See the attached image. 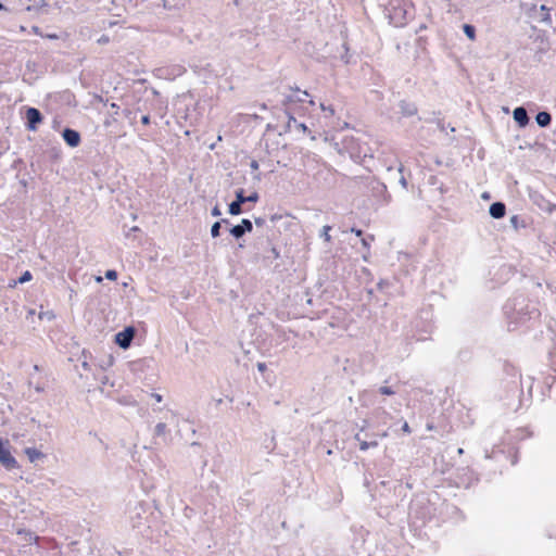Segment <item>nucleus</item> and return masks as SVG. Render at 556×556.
Returning <instances> with one entry per match:
<instances>
[{
    "label": "nucleus",
    "mask_w": 556,
    "mask_h": 556,
    "mask_svg": "<svg viewBox=\"0 0 556 556\" xmlns=\"http://www.w3.org/2000/svg\"><path fill=\"white\" fill-rule=\"evenodd\" d=\"M0 464L7 469L12 470L18 468L17 460L11 454L9 441L0 438Z\"/></svg>",
    "instance_id": "nucleus-1"
},
{
    "label": "nucleus",
    "mask_w": 556,
    "mask_h": 556,
    "mask_svg": "<svg viewBox=\"0 0 556 556\" xmlns=\"http://www.w3.org/2000/svg\"><path fill=\"white\" fill-rule=\"evenodd\" d=\"M135 334H136V329L131 326L129 327H126L124 330L117 332L115 334V343L121 348V349H128L135 338Z\"/></svg>",
    "instance_id": "nucleus-2"
},
{
    "label": "nucleus",
    "mask_w": 556,
    "mask_h": 556,
    "mask_svg": "<svg viewBox=\"0 0 556 556\" xmlns=\"http://www.w3.org/2000/svg\"><path fill=\"white\" fill-rule=\"evenodd\" d=\"M27 128L36 130L38 125L42 122V114L38 109L29 108L26 111Z\"/></svg>",
    "instance_id": "nucleus-3"
},
{
    "label": "nucleus",
    "mask_w": 556,
    "mask_h": 556,
    "mask_svg": "<svg viewBox=\"0 0 556 556\" xmlns=\"http://www.w3.org/2000/svg\"><path fill=\"white\" fill-rule=\"evenodd\" d=\"M146 513L144 507L141 503H136L134 507L129 508V519L132 528H138L141 525L142 515Z\"/></svg>",
    "instance_id": "nucleus-4"
},
{
    "label": "nucleus",
    "mask_w": 556,
    "mask_h": 556,
    "mask_svg": "<svg viewBox=\"0 0 556 556\" xmlns=\"http://www.w3.org/2000/svg\"><path fill=\"white\" fill-rule=\"evenodd\" d=\"M245 203L244 190L239 189L236 191V200L229 204V213L231 215H239L242 212V204Z\"/></svg>",
    "instance_id": "nucleus-5"
},
{
    "label": "nucleus",
    "mask_w": 556,
    "mask_h": 556,
    "mask_svg": "<svg viewBox=\"0 0 556 556\" xmlns=\"http://www.w3.org/2000/svg\"><path fill=\"white\" fill-rule=\"evenodd\" d=\"M253 225L250 219L243 218L239 225L233 226L230 229L231 236L236 239L241 238L245 232L252 231Z\"/></svg>",
    "instance_id": "nucleus-6"
},
{
    "label": "nucleus",
    "mask_w": 556,
    "mask_h": 556,
    "mask_svg": "<svg viewBox=\"0 0 556 556\" xmlns=\"http://www.w3.org/2000/svg\"><path fill=\"white\" fill-rule=\"evenodd\" d=\"M62 136H63V139L65 140V142L72 148H75L80 143L79 132L72 128H65L63 130Z\"/></svg>",
    "instance_id": "nucleus-7"
},
{
    "label": "nucleus",
    "mask_w": 556,
    "mask_h": 556,
    "mask_svg": "<svg viewBox=\"0 0 556 556\" xmlns=\"http://www.w3.org/2000/svg\"><path fill=\"white\" fill-rule=\"evenodd\" d=\"M513 117L520 127H525L529 124L528 112L523 106L516 108L513 112Z\"/></svg>",
    "instance_id": "nucleus-8"
},
{
    "label": "nucleus",
    "mask_w": 556,
    "mask_h": 556,
    "mask_svg": "<svg viewBox=\"0 0 556 556\" xmlns=\"http://www.w3.org/2000/svg\"><path fill=\"white\" fill-rule=\"evenodd\" d=\"M294 91L296 92V94H289L285 97L282 104L286 108L291 103L303 102L305 100L304 98L308 97L307 91H301L299 88H295Z\"/></svg>",
    "instance_id": "nucleus-9"
},
{
    "label": "nucleus",
    "mask_w": 556,
    "mask_h": 556,
    "mask_svg": "<svg viewBox=\"0 0 556 556\" xmlns=\"http://www.w3.org/2000/svg\"><path fill=\"white\" fill-rule=\"evenodd\" d=\"M489 213L493 218H502L505 216L506 206L502 202H494L490 205Z\"/></svg>",
    "instance_id": "nucleus-10"
},
{
    "label": "nucleus",
    "mask_w": 556,
    "mask_h": 556,
    "mask_svg": "<svg viewBox=\"0 0 556 556\" xmlns=\"http://www.w3.org/2000/svg\"><path fill=\"white\" fill-rule=\"evenodd\" d=\"M49 4L45 0H40L39 2H35L34 4H29L26 7L27 12H34L36 14L48 13Z\"/></svg>",
    "instance_id": "nucleus-11"
},
{
    "label": "nucleus",
    "mask_w": 556,
    "mask_h": 556,
    "mask_svg": "<svg viewBox=\"0 0 556 556\" xmlns=\"http://www.w3.org/2000/svg\"><path fill=\"white\" fill-rule=\"evenodd\" d=\"M400 109H401V113L404 116H413L417 113L416 105L414 103L406 102L404 100L400 102Z\"/></svg>",
    "instance_id": "nucleus-12"
},
{
    "label": "nucleus",
    "mask_w": 556,
    "mask_h": 556,
    "mask_svg": "<svg viewBox=\"0 0 556 556\" xmlns=\"http://www.w3.org/2000/svg\"><path fill=\"white\" fill-rule=\"evenodd\" d=\"M535 122L540 127H547L552 122V116L548 112H539L535 116Z\"/></svg>",
    "instance_id": "nucleus-13"
},
{
    "label": "nucleus",
    "mask_w": 556,
    "mask_h": 556,
    "mask_svg": "<svg viewBox=\"0 0 556 556\" xmlns=\"http://www.w3.org/2000/svg\"><path fill=\"white\" fill-rule=\"evenodd\" d=\"M25 454L27 455L30 463H35L36 460L45 457L43 453L34 447H27L25 450Z\"/></svg>",
    "instance_id": "nucleus-14"
},
{
    "label": "nucleus",
    "mask_w": 556,
    "mask_h": 556,
    "mask_svg": "<svg viewBox=\"0 0 556 556\" xmlns=\"http://www.w3.org/2000/svg\"><path fill=\"white\" fill-rule=\"evenodd\" d=\"M540 11V21L546 25H551L552 24V18H551V15H549V9L542 4L539 9Z\"/></svg>",
    "instance_id": "nucleus-15"
},
{
    "label": "nucleus",
    "mask_w": 556,
    "mask_h": 556,
    "mask_svg": "<svg viewBox=\"0 0 556 556\" xmlns=\"http://www.w3.org/2000/svg\"><path fill=\"white\" fill-rule=\"evenodd\" d=\"M113 363H114L113 356L109 355L105 358L101 359L97 365L100 367V369L106 370L108 368H110L113 365Z\"/></svg>",
    "instance_id": "nucleus-16"
},
{
    "label": "nucleus",
    "mask_w": 556,
    "mask_h": 556,
    "mask_svg": "<svg viewBox=\"0 0 556 556\" xmlns=\"http://www.w3.org/2000/svg\"><path fill=\"white\" fill-rule=\"evenodd\" d=\"M167 432V426L164 422H159L154 428V435L165 438Z\"/></svg>",
    "instance_id": "nucleus-17"
},
{
    "label": "nucleus",
    "mask_w": 556,
    "mask_h": 556,
    "mask_svg": "<svg viewBox=\"0 0 556 556\" xmlns=\"http://www.w3.org/2000/svg\"><path fill=\"white\" fill-rule=\"evenodd\" d=\"M222 223L228 224L229 222H228V219H222L220 222L214 223L211 228V235L213 238H216L219 236Z\"/></svg>",
    "instance_id": "nucleus-18"
},
{
    "label": "nucleus",
    "mask_w": 556,
    "mask_h": 556,
    "mask_svg": "<svg viewBox=\"0 0 556 556\" xmlns=\"http://www.w3.org/2000/svg\"><path fill=\"white\" fill-rule=\"evenodd\" d=\"M463 29H464V33L465 35L470 39V40H475L476 38V29L472 25H469V24H465L463 26Z\"/></svg>",
    "instance_id": "nucleus-19"
},
{
    "label": "nucleus",
    "mask_w": 556,
    "mask_h": 556,
    "mask_svg": "<svg viewBox=\"0 0 556 556\" xmlns=\"http://www.w3.org/2000/svg\"><path fill=\"white\" fill-rule=\"evenodd\" d=\"M378 445V442L376 440H372V441H366V440H362L359 442V448L362 451H366L368 450L369 447H376Z\"/></svg>",
    "instance_id": "nucleus-20"
},
{
    "label": "nucleus",
    "mask_w": 556,
    "mask_h": 556,
    "mask_svg": "<svg viewBox=\"0 0 556 556\" xmlns=\"http://www.w3.org/2000/svg\"><path fill=\"white\" fill-rule=\"evenodd\" d=\"M286 114L288 115V123L285 127V132H289L291 130V124H296V119L294 118V116H292L288 109H286Z\"/></svg>",
    "instance_id": "nucleus-21"
},
{
    "label": "nucleus",
    "mask_w": 556,
    "mask_h": 556,
    "mask_svg": "<svg viewBox=\"0 0 556 556\" xmlns=\"http://www.w3.org/2000/svg\"><path fill=\"white\" fill-rule=\"evenodd\" d=\"M331 230V227L326 225L323 227V231L320 237L324 238L325 241L329 242L331 240V236L329 235V231Z\"/></svg>",
    "instance_id": "nucleus-22"
},
{
    "label": "nucleus",
    "mask_w": 556,
    "mask_h": 556,
    "mask_svg": "<svg viewBox=\"0 0 556 556\" xmlns=\"http://www.w3.org/2000/svg\"><path fill=\"white\" fill-rule=\"evenodd\" d=\"M379 392L382 394V395H393L395 394V390H393V388L391 387H387V386H383V387H380L379 388Z\"/></svg>",
    "instance_id": "nucleus-23"
},
{
    "label": "nucleus",
    "mask_w": 556,
    "mask_h": 556,
    "mask_svg": "<svg viewBox=\"0 0 556 556\" xmlns=\"http://www.w3.org/2000/svg\"><path fill=\"white\" fill-rule=\"evenodd\" d=\"M375 237L372 235L368 236L367 238H362V245L368 250L369 249V241H374Z\"/></svg>",
    "instance_id": "nucleus-24"
},
{
    "label": "nucleus",
    "mask_w": 556,
    "mask_h": 556,
    "mask_svg": "<svg viewBox=\"0 0 556 556\" xmlns=\"http://www.w3.org/2000/svg\"><path fill=\"white\" fill-rule=\"evenodd\" d=\"M538 13V8L535 4H531L529 7V9L527 10V14L530 16V17H534Z\"/></svg>",
    "instance_id": "nucleus-25"
},
{
    "label": "nucleus",
    "mask_w": 556,
    "mask_h": 556,
    "mask_svg": "<svg viewBox=\"0 0 556 556\" xmlns=\"http://www.w3.org/2000/svg\"><path fill=\"white\" fill-rule=\"evenodd\" d=\"M257 201H258V193L257 192H253L249 197H245V203L247 202H254L255 203Z\"/></svg>",
    "instance_id": "nucleus-26"
},
{
    "label": "nucleus",
    "mask_w": 556,
    "mask_h": 556,
    "mask_svg": "<svg viewBox=\"0 0 556 556\" xmlns=\"http://www.w3.org/2000/svg\"><path fill=\"white\" fill-rule=\"evenodd\" d=\"M104 278H117V273L114 269H109L106 270Z\"/></svg>",
    "instance_id": "nucleus-27"
},
{
    "label": "nucleus",
    "mask_w": 556,
    "mask_h": 556,
    "mask_svg": "<svg viewBox=\"0 0 556 556\" xmlns=\"http://www.w3.org/2000/svg\"><path fill=\"white\" fill-rule=\"evenodd\" d=\"M399 173L402 174V168L401 167L399 168ZM400 184L403 186V188H406L407 182H406V179H405V177L403 175H401V177H400Z\"/></svg>",
    "instance_id": "nucleus-28"
},
{
    "label": "nucleus",
    "mask_w": 556,
    "mask_h": 556,
    "mask_svg": "<svg viewBox=\"0 0 556 556\" xmlns=\"http://www.w3.org/2000/svg\"><path fill=\"white\" fill-rule=\"evenodd\" d=\"M109 40H110V39H109V37H108L106 35H103V36H101V37L98 39V42H99L100 45H105V43H108V42H109Z\"/></svg>",
    "instance_id": "nucleus-29"
},
{
    "label": "nucleus",
    "mask_w": 556,
    "mask_h": 556,
    "mask_svg": "<svg viewBox=\"0 0 556 556\" xmlns=\"http://www.w3.org/2000/svg\"><path fill=\"white\" fill-rule=\"evenodd\" d=\"M212 215L215 216V217H218V216L222 215V212H220V210H219V207L217 205L213 207Z\"/></svg>",
    "instance_id": "nucleus-30"
},
{
    "label": "nucleus",
    "mask_w": 556,
    "mask_h": 556,
    "mask_svg": "<svg viewBox=\"0 0 556 556\" xmlns=\"http://www.w3.org/2000/svg\"><path fill=\"white\" fill-rule=\"evenodd\" d=\"M254 222L256 226H263L265 224V219L262 217H256Z\"/></svg>",
    "instance_id": "nucleus-31"
},
{
    "label": "nucleus",
    "mask_w": 556,
    "mask_h": 556,
    "mask_svg": "<svg viewBox=\"0 0 556 556\" xmlns=\"http://www.w3.org/2000/svg\"><path fill=\"white\" fill-rule=\"evenodd\" d=\"M266 364L265 363H257V369L260 372H264L266 370Z\"/></svg>",
    "instance_id": "nucleus-32"
},
{
    "label": "nucleus",
    "mask_w": 556,
    "mask_h": 556,
    "mask_svg": "<svg viewBox=\"0 0 556 556\" xmlns=\"http://www.w3.org/2000/svg\"><path fill=\"white\" fill-rule=\"evenodd\" d=\"M240 38L247 39V41L251 40L250 35L248 33H245V31H240Z\"/></svg>",
    "instance_id": "nucleus-33"
},
{
    "label": "nucleus",
    "mask_w": 556,
    "mask_h": 556,
    "mask_svg": "<svg viewBox=\"0 0 556 556\" xmlns=\"http://www.w3.org/2000/svg\"><path fill=\"white\" fill-rule=\"evenodd\" d=\"M295 125H296V128H298V129H300V130H302V131H304V132L307 130L306 125H305V124H303V123H299V124L296 123Z\"/></svg>",
    "instance_id": "nucleus-34"
},
{
    "label": "nucleus",
    "mask_w": 556,
    "mask_h": 556,
    "mask_svg": "<svg viewBox=\"0 0 556 556\" xmlns=\"http://www.w3.org/2000/svg\"><path fill=\"white\" fill-rule=\"evenodd\" d=\"M141 123H142L143 125H148V124L150 123V117H149V115H143V116L141 117Z\"/></svg>",
    "instance_id": "nucleus-35"
},
{
    "label": "nucleus",
    "mask_w": 556,
    "mask_h": 556,
    "mask_svg": "<svg viewBox=\"0 0 556 556\" xmlns=\"http://www.w3.org/2000/svg\"><path fill=\"white\" fill-rule=\"evenodd\" d=\"M151 397H153L156 402H161L163 399L162 395L159 393H152Z\"/></svg>",
    "instance_id": "nucleus-36"
},
{
    "label": "nucleus",
    "mask_w": 556,
    "mask_h": 556,
    "mask_svg": "<svg viewBox=\"0 0 556 556\" xmlns=\"http://www.w3.org/2000/svg\"><path fill=\"white\" fill-rule=\"evenodd\" d=\"M402 430L406 433H410V428L407 422H404Z\"/></svg>",
    "instance_id": "nucleus-37"
},
{
    "label": "nucleus",
    "mask_w": 556,
    "mask_h": 556,
    "mask_svg": "<svg viewBox=\"0 0 556 556\" xmlns=\"http://www.w3.org/2000/svg\"><path fill=\"white\" fill-rule=\"evenodd\" d=\"M351 231L354 232L357 237H362L363 235V231L361 229L352 228Z\"/></svg>",
    "instance_id": "nucleus-38"
},
{
    "label": "nucleus",
    "mask_w": 556,
    "mask_h": 556,
    "mask_svg": "<svg viewBox=\"0 0 556 556\" xmlns=\"http://www.w3.org/2000/svg\"><path fill=\"white\" fill-rule=\"evenodd\" d=\"M510 223H511V224L514 225V227L516 228V227H517V223H518V216H516V215H515V216H513V217L510 218Z\"/></svg>",
    "instance_id": "nucleus-39"
},
{
    "label": "nucleus",
    "mask_w": 556,
    "mask_h": 556,
    "mask_svg": "<svg viewBox=\"0 0 556 556\" xmlns=\"http://www.w3.org/2000/svg\"><path fill=\"white\" fill-rule=\"evenodd\" d=\"M81 366H83V368H84V369H86V370H89V369H90V365H89V363H88L86 359L81 363Z\"/></svg>",
    "instance_id": "nucleus-40"
},
{
    "label": "nucleus",
    "mask_w": 556,
    "mask_h": 556,
    "mask_svg": "<svg viewBox=\"0 0 556 556\" xmlns=\"http://www.w3.org/2000/svg\"><path fill=\"white\" fill-rule=\"evenodd\" d=\"M31 29H33V31H34L35 34L42 36V34H41V31H40V28H39L38 26H33V28H31Z\"/></svg>",
    "instance_id": "nucleus-41"
},
{
    "label": "nucleus",
    "mask_w": 556,
    "mask_h": 556,
    "mask_svg": "<svg viewBox=\"0 0 556 556\" xmlns=\"http://www.w3.org/2000/svg\"><path fill=\"white\" fill-rule=\"evenodd\" d=\"M20 278H31V275H30V273H29L28 270H26L25 273H23V274L21 275V277H20Z\"/></svg>",
    "instance_id": "nucleus-42"
},
{
    "label": "nucleus",
    "mask_w": 556,
    "mask_h": 556,
    "mask_svg": "<svg viewBox=\"0 0 556 556\" xmlns=\"http://www.w3.org/2000/svg\"><path fill=\"white\" fill-rule=\"evenodd\" d=\"M35 390H36L37 392H42V391H43V387H42L40 383H37V384L35 386Z\"/></svg>",
    "instance_id": "nucleus-43"
},
{
    "label": "nucleus",
    "mask_w": 556,
    "mask_h": 556,
    "mask_svg": "<svg viewBox=\"0 0 556 556\" xmlns=\"http://www.w3.org/2000/svg\"><path fill=\"white\" fill-rule=\"evenodd\" d=\"M13 281H14V282H13L12 285H10V286H9L10 288H15L16 282H21V283H22V282H25L26 280L21 279V280H13Z\"/></svg>",
    "instance_id": "nucleus-44"
},
{
    "label": "nucleus",
    "mask_w": 556,
    "mask_h": 556,
    "mask_svg": "<svg viewBox=\"0 0 556 556\" xmlns=\"http://www.w3.org/2000/svg\"><path fill=\"white\" fill-rule=\"evenodd\" d=\"M251 168L257 169L258 168V163L256 161H252L251 162Z\"/></svg>",
    "instance_id": "nucleus-45"
},
{
    "label": "nucleus",
    "mask_w": 556,
    "mask_h": 556,
    "mask_svg": "<svg viewBox=\"0 0 556 556\" xmlns=\"http://www.w3.org/2000/svg\"><path fill=\"white\" fill-rule=\"evenodd\" d=\"M387 282H388V280H380V281H379V283H378V287H379L380 289H382V288H383V286H384V285H387Z\"/></svg>",
    "instance_id": "nucleus-46"
},
{
    "label": "nucleus",
    "mask_w": 556,
    "mask_h": 556,
    "mask_svg": "<svg viewBox=\"0 0 556 556\" xmlns=\"http://www.w3.org/2000/svg\"><path fill=\"white\" fill-rule=\"evenodd\" d=\"M46 37L49 39H58L59 38V36L55 34H50V35H47Z\"/></svg>",
    "instance_id": "nucleus-47"
},
{
    "label": "nucleus",
    "mask_w": 556,
    "mask_h": 556,
    "mask_svg": "<svg viewBox=\"0 0 556 556\" xmlns=\"http://www.w3.org/2000/svg\"><path fill=\"white\" fill-rule=\"evenodd\" d=\"M326 112H329L330 115L334 114V110L331 106H327Z\"/></svg>",
    "instance_id": "nucleus-48"
},
{
    "label": "nucleus",
    "mask_w": 556,
    "mask_h": 556,
    "mask_svg": "<svg viewBox=\"0 0 556 556\" xmlns=\"http://www.w3.org/2000/svg\"><path fill=\"white\" fill-rule=\"evenodd\" d=\"M0 10L8 11V8L5 5H3V3L0 2Z\"/></svg>",
    "instance_id": "nucleus-49"
},
{
    "label": "nucleus",
    "mask_w": 556,
    "mask_h": 556,
    "mask_svg": "<svg viewBox=\"0 0 556 556\" xmlns=\"http://www.w3.org/2000/svg\"><path fill=\"white\" fill-rule=\"evenodd\" d=\"M138 230H139V228L137 226L130 228V231H138Z\"/></svg>",
    "instance_id": "nucleus-50"
},
{
    "label": "nucleus",
    "mask_w": 556,
    "mask_h": 556,
    "mask_svg": "<svg viewBox=\"0 0 556 556\" xmlns=\"http://www.w3.org/2000/svg\"><path fill=\"white\" fill-rule=\"evenodd\" d=\"M326 108H327V106H326L324 103H320V109H321L323 111H326Z\"/></svg>",
    "instance_id": "nucleus-51"
},
{
    "label": "nucleus",
    "mask_w": 556,
    "mask_h": 556,
    "mask_svg": "<svg viewBox=\"0 0 556 556\" xmlns=\"http://www.w3.org/2000/svg\"><path fill=\"white\" fill-rule=\"evenodd\" d=\"M355 440H357L358 442H361V441H362V440H361V437H359V434H358V433L355 435Z\"/></svg>",
    "instance_id": "nucleus-52"
},
{
    "label": "nucleus",
    "mask_w": 556,
    "mask_h": 556,
    "mask_svg": "<svg viewBox=\"0 0 556 556\" xmlns=\"http://www.w3.org/2000/svg\"><path fill=\"white\" fill-rule=\"evenodd\" d=\"M482 198L489 199V194L485 192V193H483Z\"/></svg>",
    "instance_id": "nucleus-53"
},
{
    "label": "nucleus",
    "mask_w": 556,
    "mask_h": 556,
    "mask_svg": "<svg viewBox=\"0 0 556 556\" xmlns=\"http://www.w3.org/2000/svg\"><path fill=\"white\" fill-rule=\"evenodd\" d=\"M34 370L38 371V370H39V366H38V365H35V366H34Z\"/></svg>",
    "instance_id": "nucleus-54"
},
{
    "label": "nucleus",
    "mask_w": 556,
    "mask_h": 556,
    "mask_svg": "<svg viewBox=\"0 0 556 556\" xmlns=\"http://www.w3.org/2000/svg\"><path fill=\"white\" fill-rule=\"evenodd\" d=\"M106 380H108V378H106V377H104V379H102V383H103V384H105V383H106Z\"/></svg>",
    "instance_id": "nucleus-55"
}]
</instances>
